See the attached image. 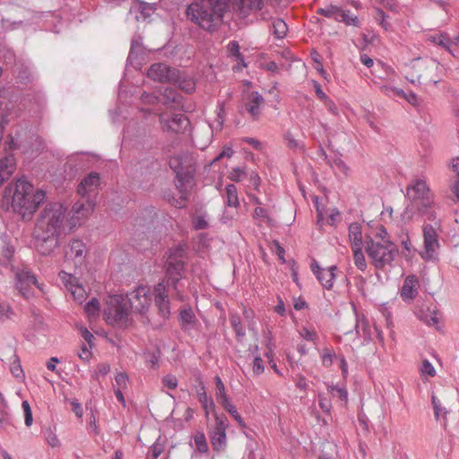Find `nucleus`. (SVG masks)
Here are the masks:
<instances>
[{
  "label": "nucleus",
  "mask_w": 459,
  "mask_h": 459,
  "mask_svg": "<svg viewBox=\"0 0 459 459\" xmlns=\"http://www.w3.org/2000/svg\"><path fill=\"white\" fill-rule=\"evenodd\" d=\"M147 75L153 81L172 82L176 79L177 69L171 68L165 64L158 63L150 67Z\"/></svg>",
  "instance_id": "18"
},
{
  "label": "nucleus",
  "mask_w": 459,
  "mask_h": 459,
  "mask_svg": "<svg viewBox=\"0 0 459 459\" xmlns=\"http://www.w3.org/2000/svg\"><path fill=\"white\" fill-rule=\"evenodd\" d=\"M349 239L351 243V247H362L363 239H362V227L358 222H353L349 227Z\"/></svg>",
  "instance_id": "27"
},
{
  "label": "nucleus",
  "mask_w": 459,
  "mask_h": 459,
  "mask_svg": "<svg viewBox=\"0 0 459 459\" xmlns=\"http://www.w3.org/2000/svg\"><path fill=\"white\" fill-rule=\"evenodd\" d=\"M15 170V160L13 156L0 160V186L9 179Z\"/></svg>",
  "instance_id": "26"
},
{
  "label": "nucleus",
  "mask_w": 459,
  "mask_h": 459,
  "mask_svg": "<svg viewBox=\"0 0 459 459\" xmlns=\"http://www.w3.org/2000/svg\"><path fill=\"white\" fill-rule=\"evenodd\" d=\"M162 95H163V99H164V103L166 105H170V104H174V103L178 104L180 102L179 96L171 88H169V87L165 88Z\"/></svg>",
  "instance_id": "41"
},
{
  "label": "nucleus",
  "mask_w": 459,
  "mask_h": 459,
  "mask_svg": "<svg viewBox=\"0 0 459 459\" xmlns=\"http://www.w3.org/2000/svg\"><path fill=\"white\" fill-rule=\"evenodd\" d=\"M288 26L281 19H276L273 22V33L277 39H282L286 36Z\"/></svg>",
  "instance_id": "36"
},
{
  "label": "nucleus",
  "mask_w": 459,
  "mask_h": 459,
  "mask_svg": "<svg viewBox=\"0 0 459 459\" xmlns=\"http://www.w3.org/2000/svg\"><path fill=\"white\" fill-rule=\"evenodd\" d=\"M37 279L29 272H22L17 274L16 288L25 298L31 295V289L37 285Z\"/></svg>",
  "instance_id": "23"
},
{
  "label": "nucleus",
  "mask_w": 459,
  "mask_h": 459,
  "mask_svg": "<svg viewBox=\"0 0 459 459\" xmlns=\"http://www.w3.org/2000/svg\"><path fill=\"white\" fill-rule=\"evenodd\" d=\"M79 330H80V333H81L82 337L85 341L84 343L92 344V341L94 339L93 334L87 328H85L83 326H81Z\"/></svg>",
  "instance_id": "61"
},
{
  "label": "nucleus",
  "mask_w": 459,
  "mask_h": 459,
  "mask_svg": "<svg viewBox=\"0 0 459 459\" xmlns=\"http://www.w3.org/2000/svg\"><path fill=\"white\" fill-rule=\"evenodd\" d=\"M246 171L244 169H242L241 168H233L230 172H229V178L231 180V181H235V182H239L241 181L245 176H246Z\"/></svg>",
  "instance_id": "50"
},
{
  "label": "nucleus",
  "mask_w": 459,
  "mask_h": 459,
  "mask_svg": "<svg viewBox=\"0 0 459 459\" xmlns=\"http://www.w3.org/2000/svg\"><path fill=\"white\" fill-rule=\"evenodd\" d=\"M117 389H126L129 381L128 376L125 372H119L115 377Z\"/></svg>",
  "instance_id": "53"
},
{
  "label": "nucleus",
  "mask_w": 459,
  "mask_h": 459,
  "mask_svg": "<svg viewBox=\"0 0 459 459\" xmlns=\"http://www.w3.org/2000/svg\"><path fill=\"white\" fill-rule=\"evenodd\" d=\"M161 383H162L163 386H165L170 390H174L178 386V379L173 375H167V376L163 377L161 379Z\"/></svg>",
  "instance_id": "54"
},
{
  "label": "nucleus",
  "mask_w": 459,
  "mask_h": 459,
  "mask_svg": "<svg viewBox=\"0 0 459 459\" xmlns=\"http://www.w3.org/2000/svg\"><path fill=\"white\" fill-rule=\"evenodd\" d=\"M366 251L377 269H384L385 266L391 265L398 253L397 247L394 242H379L377 240L368 241Z\"/></svg>",
  "instance_id": "8"
},
{
  "label": "nucleus",
  "mask_w": 459,
  "mask_h": 459,
  "mask_svg": "<svg viewBox=\"0 0 459 459\" xmlns=\"http://www.w3.org/2000/svg\"><path fill=\"white\" fill-rule=\"evenodd\" d=\"M233 418L234 420L240 425L244 426V420L240 414L238 412L236 407L230 403L228 402L221 405Z\"/></svg>",
  "instance_id": "47"
},
{
  "label": "nucleus",
  "mask_w": 459,
  "mask_h": 459,
  "mask_svg": "<svg viewBox=\"0 0 459 459\" xmlns=\"http://www.w3.org/2000/svg\"><path fill=\"white\" fill-rule=\"evenodd\" d=\"M351 250L353 254V261L356 267L361 272H365L368 267V264L366 261L365 255L362 251V247H354L351 248Z\"/></svg>",
  "instance_id": "32"
},
{
  "label": "nucleus",
  "mask_w": 459,
  "mask_h": 459,
  "mask_svg": "<svg viewBox=\"0 0 459 459\" xmlns=\"http://www.w3.org/2000/svg\"><path fill=\"white\" fill-rule=\"evenodd\" d=\"M336 452L337 446L334 444L325 443L318 459H335Z\"/></svg>",
  "instance_id": "38"
},
{
  "label": "nucleus",
  "mask_w": 459,
  "mask_h": 459,
  "mask_svg": "<svg viewBox=\"0 0 459 459\" xmlns=\"http://www.w3.org/2000/svg\"><path fill=\"white\" fill-rule=\"evenodd\" d=\"M100 185V178L97 172H91L83 178L78 186L77 193L82 198L95 196Z\"/></svg>",
  "instance_id": "17"
},
{
  "label": "nucleus",
  "mask_w": 459,
  "mask_h": 459,
  "mask_svg": "<svg viewBox=\"0 0 459 459\" xmlns=\"http://www.w3.org/2000/svg\"><path fill=\"white\" fill-rule=\"evenodd\" d=\"M127 299L123 295H111L107 299L104 317L108 324L126 327L129 322L130 308Z\"/></svg>",
  "instance_id": "7"
},
{
  "label": "nucleus",
  "mask_w": 459,
  "mask_h": 459,
  "mask_svg": "<svg viewBox=\"0 0 459 459\" xmlns=\"http://www.w3.org/2000/svg\"><path fill=\"white\" fill-rule=\"evenodd\" d=\"M66 208L60 203L48 204L37 220L34 246L42 255H49L58 247L64 230Z\"/></svg>",
  "instance_id": "1"
},
{
  "label": "nucleus",
  "mask_w": 459,
  "mask_h": 459,
  "mask_svg": "<svg viewBox=\"0 0 459 459\" xmlns=\"http://www.w3.org/2000/svg\"><path fill=\"white\" fill-rule=\"evenodd\" d=\"M420 372L422 379L426 377H434L436 376V369L433 365L428 360L424 359L420 368Z\"/></svg>",
  "instance_id": "40"
},
{
  "label": "nucleus",
  "mask_w": 459,
  "mask_h": 459,
  "mask_svg": "<svg viewBox=\"0 0 459 459\" xmlns=\"http://www.w3.org/2000/svg\"><path fill=\"white\" fill-rule=\"evenodd\" d=\"M429 40L432 43L441 46L450 52L454 56L459 53V36L454 39H450L446 34L436 33L429 37Z\"/></svg>",
  "instance_id": "22"
},
{
  "label": "nucleus",
  "mask_w": 459,
  "mask_h": 459,
  "mask_svg": "<svg viewBox=\"0 0 459 459\" xmlns=\"http://www.w3.org/2000/svg\"><path fill=\"white\" fill-rule=\"evenodd\" d=\"M231 3L242 13L262 7V0H196L186 10L187 17L204 30H212L222 18Z\"/></svg>",
  "instance_id": "2"
},
{
  "label": "nucleus",
  "mask_w": 459,
  "mask_h": 459,
  "mask_svg": "<svg viewBox=\"0 0 459 459\" xmlns=\"http://www.w3.org/2000/svg\"><path fill=\"white\" fill-rule=\"evenodd\" d=\"M132 312L144 314L152 304V292L148 286H139L125 297Z\"/></svg>",
  "instance_id": "10"
},
{
  "label": "nucleus",
  "mask_w": 459,
  "mask_h": 459,
  "mask_svg": "<svg viewBox=\"0 0 459 459\" xmlns=\"http://www.w3.org/2000/svg\"><path fill=\"white\" fill-rule=\"evenodd\" d=\"M319 406L325 412H330L332 408L331 402L328 399L322 397L321 395H319Z\"/></svg>",
  "instance_id": "63"
},
{
  "label": "nucleus",
  "mask_w": 459,
  "mask_h": 459,
  "mask_svg": "<svg viewBox=\"0 0 459 459\" xmlns=\"http://www.w3.org/2000/svg\"><path fill=\"white\" fill-rule=\"evenodd\" d=\"M179 319L184 330L193 328L196 322L195 315L191 307L181 309L179 313Z\"/></svg>",
  "instance_id": "29"
},
{
  "label": "nucleus",
  "mask_w": 459,
  "mask_h": 459,
  "mask_svg": "<svg viewBox=\"0 0 459 459\" xmlns=\"http://www.w3.org/2000/svg\"><path fill=\"white\" fill-rule=\"evenodd\" d=\"M12 206L23 219H30L45 199V192L35 189L33 185L24 179H18L13 184Z\"/></svg>",
  "instance_id": "4"
},
{
  "label": "nucleus",
  "mask_w": 459,
  "mask_h": 459,
  "mask_svg": "<svg viewBox=\"0 0 459 459\" xmlns=\"http://www.w3.org/2000/svg\"><path fill=\"white\" fill-rule=\"evenodd\" d=\"M230 320L237 336L243 337L245 335V331L242 327L240 317L238 315H230Z\"/></svg>",
  "instance_id": "46"
},
{
  "label": "nucleus",
  "mask_w": 459,
  "mask_h": 459,
  "mask_svg": "<svg viewBox=\"0 0 459 459\" xmlns=\"http://www.w3.org/2000/svg\"><path fill=\"white\" fill-rule=\"evenodd\" d=\"M419 289V279L415 275H408L403 281L400 296L404 302L411 303L417 297Z\"/></svg>",
  "instance_id": "20"
},
{
  "label": "nucleus",
  "mask_w": 459,
  "mask_h": 459,
  "mask_svg": "<svg viewBox=\"0 0 459 459\" xmlns=\"http://www.w3.org/2000/svg\"><path fill=\"white\" fill-rule=\"evenodd\" d=\"M254 217L255 219H262L263 221H265L268 219V212H267V210H265L264 208L263 207H256L255 209V213H254Z\"/></svg>",
  "instance_id": "62"
},
{
  "label": "nucleus",
  "mask_w": 459,
  "mask_h": 459,
  "mask_svg": "<svg viewBox=\"0 0 459 459\" xmlns=\"http://www.w3.org/2000/svg\"><path fill=\"white\" fill-rule=\"evenodd\" d=\"M341 8H339L336 5H325L324 7L318 8L316 13L318 14H321L326 18L333 19L336 22H338L339 16H342L340 14Z\"/></svg>",
  "instance_id": "31"
},
{
  "label": "nucleus",
  "mask_w": 459,
  "mask_h": 459,
  "mask_svg": "<svg viewBox=\"0 0 459 459\" xmlns=\"http://www.w3.org/2000/svg\"><path fill=\"white\" fill-rule=\"evenodd\" d=\"M335 357V353L333 350L329 348H325L321 351V359L322 364L325 368H329L333 363V358Z\"/></svg>",
  "instance_id": "42"
},
{
  "label": "nucleus",
  "mask_w": 459,
  "mask_h": 459,
  "mask_svg": "<svg viewBox=\"0 0 459 459\" xmlns=\"http://www.w3.org/2000/svg\"><path fill=\"white\" fill-rule=\"evenodd\" d=\"M100 309V305L97 299H91L84 307L85 313L87 314L90 321L99 315Z\"/></svg>",
  "instance_id": "34"
},
{
  "label": "nucleus",
  "mask_w": 459,
  "mask_h": 459,
  "mask_svg": "<svg viewBox=\"0 0 459 459\" xmlns=\"http://www.w3.org/2000/svg\"><path fill=\"white\" fill-rule=\"evenodd\" d=\"M227 204L231 207H238L239 205L237 187L230 184L226 187Z\"/></svg>",
  "instance_id": "35"
},
{
  "label": "nucleus",
  "mask_w": 459,
  "mask_h": 459,
  "mask_svg": "<svg viewBox=\"0 0 459 459\" xmlns=\"http://www.w3.org/2000/svg\"><path fill=\"white\" fill-rule=\"evenodd\" d=\"M373 240H377L379 242L391 241L389 239L387 231L382 226L377 228V230L375 234V238Z\"/></svg>",
  "instance_id": "59"
},
{
  "label": "nucleus",
  "mask_w": 459,
  "mask_h": 459,
  "mask_svg": "<svg viewBox=\"0 0 459 459\" xmlns=\"http://www.w3.org/2000/svg\"><path fill=\"white\" fill-rule=\"evenodd\" d=\"M228 52H229V54L231 56L236 57V60L239 61L241 63L242 66H246V64L244 63L243 56H242V55L240 54V51H239V46H238V42L231 41L228 45Z\"/></svg>",
  "instance_id": "43"
},
{
  "label": "nucleus",
  "mask_w": 459,
  "mask_h": 459,
  "mask_svg": "<svg viewBox=\"0 0 459 459\" xmlns=\"http://www.w3.org/2000/svg\"><path fill=\"white\" fill-rule=\"evenodd\" d=\"M328 390L333 395L338 396L342 401H346L348 398V393L345 388L331 385L328 387Z\"/></svg>",
  "instance_id": "55"
},
{
  "label": "nucleus",
  "mask_w": 459,
  "mask_h": 459,
  "mask_svg": "<svg viewBox=\"0 0 459 459\" xmlns=\"http://www.w3.org/2000/svg\"><path fill=\"white\" fill-rule=\"evenodd\" d=\"M169 166L178 178L177 187L180 198L173 203L177 207H183L187 196L188 188L192 186V179L195 171V160L188 153L178 154L170 158Z\"/></svg>",
  "instance_id": "5"
},
{
  "label": "nucleus",
  "mask_w": 459,
  "mask_h": 459,
  "mask_svg": "<svg viewBox=\"0 0 459 459\" xmlns=\"http://www.w3.org/2000/svg\"><path fill=\"white\" fill-rule=\"evenodd\" d=\"M300 336L306 341L315 342L317 339V333L314 329H309L307 327H302L299 330Z\"/></svg>",
  "instance_id": "52"
},
{
  "label": "nucleus",
  "mask_w": 459,
  "mask_h": 459,
  "mask_svg": "<svg viewBox=\"0 0 459 459\" xmlns=\"http://www.w3.org/2000/svg\"><path fill=\"white\" fill-rule=\"evenodd\" d=\"M438 63L430 58H416L408 65L406 78L412 83L436 84L438 82L437 76Z\"/></svg>",
  "instance_id": "6"
},
{
  "label": "nucleus",
  "mask_w": 459,
  "mask_h": 459,
  "mask_svg": "<svg viewBox=\"0 0 459 459\" xmlns=\"http://www.w3.org/2000/svg\"><path fill=\"white\" fill-rule=\"evenodd\" d=\"M450 169L455 173V181L450 186L451 194L448 198L454 203H459V157L452 159Z\"/></svg>",
  "instance_id": "25"
},
{
  "label": "nucleus",
  "mask_w": 459,
  "mask_h": 459,
  "mask_svg": "<svg viewBox=\"0 0 459 459\" xmlns=\"http://www.w3.org/2000/svg\"><path fill=\"white\" fill-rule=\"evenodd\" d=\"M59 277L62 280V281L65 284L66 288L69 290V287L72 286V284H76L78 282V280L76 277H74L71 273H67L65 272H61L59 273Z\"/></svg>",
  "instance_id": "56"
},
{
  "label": "nucleus",
  "mask_w": 459,
  "mask_h": 459,
  "mask_svg": "<svg viewBox=\"0 0 459 459\" xmlns=\"http://www.w3.org/2000/svg\"><path fill=\"white\" fill-rule=\"evenodd\" d=\"M432 405L434 409V415L437 420H438L441 417L444 420V426L446 427L447 424L446 415L448 413L446 407L442 405L441 401L436 396L432 395Z\"/></svg>",
  "instance_id": "30"
},
{
  "label": "nucleus",
  "mask_w": 459,
  "mask_h": 459,
  "mask_svg": "<svg viewBox=\"0 0 459 459\" xmlns=\"http://www.w3.org/2000/svg\"><path fill=\"white\" fill-rule=\"evenodd\" d=\"M47 443L52 447H57L60 446L57 436L50 429H47L44 433Z\"/></svg>",
  "instance_id": "51"
},
{
  "label": "nucleus",
  "mask_w": 459,
  "mask_h": 459,
  "mask_svg": "<svg viewBox=\"0 0 459 459\" xmlns=\"http://www.w3.org/2000/svg\"><path fill=\"white\" fill-rule=\"evenodd\" d=\"M14 315L11 307L6 303H0V319H12Z\"/></svg>",
  "instance_id": "57"
},
{
  "label": "nucleus",
  "mask_w": 459,
  "mask_h": 459,
  "mask_svg": "<svg viewBox=\"0 0 459 459\" xmlns=\"http://www.w3.org/2000/svg\"><path fill=\"white\" fill-rule=\"evenodd\" d=\"M11 372L17 378H21V377H23V370H22V366H21V364L19 363L18 360H14L12 363V365H11Z\"/></svg>",
  "instance_id": "60"
},
{
  "label": "nucleus",
  "mask_w": 459,
  "mask_h": 459,
  "mask_svg": "<svg viewBox=\"0 0 459 459\" xmlns=\"http://www.w3.org/2000/svg\"><path fill=\"white\" fill-rule=\"evenodd\" d=\"M185 250L178 247L170 251L166 262V277L168 285L171 284L178 290V282L183 276L185 264L183 261Z\"/></svg>",
  "instance_id": "9"
},
{
  "label": "nucleus",
  "mask_w": 459,
  "mask_h": 459,
  "mask_svg": "<svg viewBox=\"0 0 459 459\" xmlns=\"http://www.w3.org/2000/svg\"><path fill=\"white\" fill-rule=\"evenodd\" d=\"M215 385H216L215 397H216L217 402L221 405L230 402V400L227 396V394H226L225 385H224L222 380L221 379V377L218 376L215 377Z\"/></svg>",
  "instance_id": "33"
},
{
  "label": "nucleus",
  "mask_w": 459,
  "mask_h": 459,
  "mask_svg": "<svg viewBox=\"0 0 459 459\" xmlns=\"http://www.w3.org/2000/svg\"><path fill=\"white\" fill-rule=\"evenodd\" d=\"M264 104V98L257 92L252 91L248 94L245 104L246 110L253 118H257L260 114V108Z\"/></svg>",
  "instance_id": "24"
},
{
  "label": "nucleus",
  "mask_w": 459,
  "mask_h": 459,
  "mask_svg": "<svg viewBox=\"0 0 459 459\" xmlns=\"http://www.w3.org/2000/svg\"><path fill=\"white\" fill-rule=\"evenodd\" d=\"M92 344L82 343L78 351V357L83 361H89L91 358Z\"/></svg>",
  "instance_id": "48"
},
{
  "label": "nucleus",
  "mask_w": 459,
  "mask_h": 459,
  "mask_svg": "<svg viewBox=\"0 0 459 459\" xmlns=\"http://www.w3.org/2000/svg\"><path fill=\"white\" fill-rule=\"evenodd\" d=\"M155 304L159 309L160 314L163 317L169 316V300L163 282L158 283L154 288Z\"/></svg>",
  "instance_id": "21"
},
{
  "label": "nucleus",
  "mask_w": 459,
  "mask_h": 459,
  "mask_svg": "<svg viewBox=\"0 0 459 459\" xmlns=\"http://www.w3.org/2000/svg\"><path fill=\"white\" fill-rule=\"evenodd\" d=\"M264 371L263 359L256 356L253 361V372L255 375H261Z\"/></svg>",
  "instance_id": "58"
},
{
  "label": "nucleus",
  "mask_w": 459,
  "mask_h": 459,
  "mask_svg": "<svg viewBox=\"0 0 459 459\" xmlns=\"http://www.w3.org/2000/svg\"><path fill=\"white\" fill-rule=\"evenodd\" d=\"M22 408L23 414H24L25 425L27 427H30L32 424L33 418H32V411H31L29 402L23 401L22 403Z\"/></svg>",
  "instance_id": "49"
},
{
  "label": "nucleus",
  "mask_w": 459,
  "mask_h": 459,
  "mask_svg": "<svg viewBox=\"0 0 459 459\" xmlns=\"http://www.w3.org/2000/svg\"><path fill=\"white\" fill-rule=\"evenodd\" d=\"M311 270L324 288L327 290L333 288L335 280V271L337 270L335 265L321 268L316 261H313Z\"/></svg>",
  "instance_id": "19"
},
{
  "label": "nucleus",
  "mask_w": 459,
  "mask_h": 459,
  "mask_svg": "<svg viewBox=\"0 0 459 459\" xmlns=\"http://www.w3.org/2000/svg\"><path fill=\"white\" fill-rule=\"evenodd\" d=\"M414 314L427 325L435 326L437 329L439 328L438 311L436 305L422 302L415 307Z\"/></svg>",
  "instance_id": "16"
},
{
  "label": "nucleus",
  "mask_w": 459,
  "mask_h": 459,
  "mask_svg": "<svg viewBox=\"0 0 459 459\" xmlns=\"http://www.w3.org/2000/svg\"><path fill=\"white\" fill-rule=\"evenodd\" d=\"M229 428L227 419L215 415V423L208 432L213 451L221 453L226 450L228 441L226 431Z\"/></svg>",
  "instance_id": "11"
},
{
  "label": "nucleus",
  "mask_w": 459,
  "mask_h": 459,
  "mask_svg": "<svg viewBox=\"0 0 459 459\" xmlns=\"http://www.w3.org/2000/svg\"><path fill=\"white\" fill-rule=\"evenodd\" d=\"M172 82L177 84L179 89L186 93H192L195 89V82L194 79L181 74L178 70H177L176 79Z\"/></svg>",
  "instance_id": "28"
},
{
  "label": "nucleus",
  "mask_w": 459,
  "mask_h": 459,
  "mask_svg": "<svg viewBox=\"0 0 459 459\" xmlns=\"http://www.w3.org/2000/svg\"><path fill=\"white\" fill-rule=\"evenodd\" d=\"M95 208V199L91 197L82 198L72 208L70 224L72 227L81 225L92 214Z\"/></svg>",
  "instance_id": "14"
},
{
  "label": "nucleus",
  "mask_w": 459,
  "mask_h": 459,
  "mask_svg": "<svg viewBox=\"0 0 459 459\" xmlns=\"http://www.w3.org/2000/svg\"><path fill=\"white\" fill-rule=\"evenodd\" d=\"M433 224L426 223L423 226V238L425 249L421 253V256L424 259H432L435 256L437 249L439 247L437 229L439 228V222L437 221H432Z\"/></svg>",
  "instance_id": "13"
},
{
  "label": "nucleus",
  "mask_w": 459,
  "mask_h": 459,
  "mask_svg": "<svg viewBox=\"0 0 459 459\" xmlns=\"http://www.w3.org/2000/svg\"><path fill=\"white\" fill-rule=\"evenodd\" d=\"M410 204L406 207L403 218L411 219L412 212L417 211L428 221L437 218L439 206L435 203V196L425 179L414 178L406 188Z\"/></svg>",
  "instance_id": "3"
},
{
  "label": "nucleus",
  "mask_w": 459,
  "mask_h": 459,
  "mask_svg": "<svg viewBox=\"0 0 459 459\" xmlns=\"http://www.w3.org/2000/svg\"><path fill=\"white\" fill-rule=\"evenodd\" d=\"M110 371V366L108 363H100L97 366V375L106 376Z\"/></svg>",
  "instance_id": "64"
},
{
  "label": "nucleus",
  "mask_w": 459,
  "mask_h": 459,
  "mask_svg": "<svg viewBox=\"0 0 459 459\" xmlns=\"http://www.w3.org/2000/svg\"><path fill=\"white\" fill-rule=\"evenodd\" d=\"M195 444L196 446V449L200 453H206L208 452L209 446L206 441L205 435L204 433H198L195 437Z\"/></svg>",
  "instance_id": "45"
},
{
  "label": "nucleus",
  "mask_w": 459,
  "mask_h": 459,
  "mask_svg": "<svg viewBox=\"0 0 459 459\" xmlns=\"http://www.w3.org/2000/svg\"><path fill=\"white\" fill-rule=\"evenodd\" d=\"M340 14L342 16H339L338 22H344L346 25L358 26V17L351 13V12L341 9Z\"/></svg>",
  "instance_id": "39"
},
{
  "label": "nucleus",
  "mask_w": 459,
  "mask_h": 459,
  "mask_svg": "<svg viewBox=\"0 0 459 459\" xmlns=\"http://www.w3.org/2000/svg\"><path fill=\"white\" fill-rule=\"evenodd\" d=\"M159 120L161 130L168 134H178L185 133L190 126L189 119L181 113H161Z\"/></svg>",
  "instance_id": "12"
},
{
  "label": "nucleus",
  "mask_w": 459,
  "mask_h": 459,
  "mask_svg": "<svg viewBox=\"0 0 459 459\" xmlns=\"http://www.w3.org/2000/svg\"><path fill=\"white\" fill-rule=\"evenodd\" d=\"M69 291L71 292L74 300H76L79 303H82L83 300H85L87 297V293L84 288L82 285L78 284V282L76 284H72V286L69 287Z\"/></svg>",
  "instance_id": "37"
},
{
  "label": "nucleus",
  "mask_w": 459,
  "mask_h": 459,
  "mask_svg": "<svg viewBox=\"0 0 459 459\" xmlns=\"http://www.w3.org/2000/svg\"><path fill=\"white\" fill-rule=\"evenodd\" d=\"M88 249L83 241L73 239L65 250V261L72 264L74 267L82 266L86 259Z\"/></svg>",
  "instance_id": "15"
},
{
  "label": "nucleus",
  "mask_w": 459,
  "mask_h": 459,
  "mask_svg": "<svg viewBox=\"0 0 459 459\" xmlns=\"http://www.w3.org/2000/svg\"><path fill=\"white\" fill-rule=\"evenodd\" d=\"M13 248L6 243L5 239L0 236V255L4 262H8L13 255Z\"/></svg>",
  "instance_id": "44"
}]
</instances>
